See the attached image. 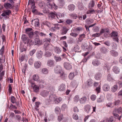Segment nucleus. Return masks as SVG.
Returning <instances> with one entry per match:
<instances>
[{"mask_svg": "<svg viewBox=\"0 0 122 122\" xmlns=\"http://www.w3.org/2000/svg\"><path fill=\"white\" fill-rule=\"evenodd\" d=\"M30 45H37L39 46L42 44V41L39 38H36L35 39L33 42H30Z\"/></svg>", "mask_w": 122, "mask_h": 122, "instance_id": "nucleus-1", "label": "nucleus"}, {"mask_svg": "<svg viewBox=\"0 0 122 122\" xmlns=\"http://www.w3.org/2000/svg\"><path fill=\"white\" fill-rule=\"evenodd\" d=\"M111 36L113 37V39L114 41L118 42V33L116 31H113L111 34Z\"/></svg>", "mask_w": 122, "mask_h": 122, "instance_id": "nucleus-2", "label": "nucleus"}, {"mask_svg": "<svg viewBox=\"0 0 122 122\" xmlns=\"http://www.w3.org/2000/svg\"><path fill=\"white\" fill-rule=\"evenodd\" d=\"M49 94V92L47 90L41 91L40 93V95L42 97H47Z\"/></svg>", "mask_w": 122, "mask_h": 122, "instance_id": "nucleus-3", "label": "nucleus"}, {"mask_svg": "<svg viewBox=\"0 0 122 122\" xmlns=\"http://www.w3.org/2000/svg\"><path fill=\"white\" fill-rule=\"evenodd\" d=\"M91 106L89 105H85L84 107V111L87 113H90L91 111Z\"/></svg>", "mask_w": 122, "mask_h": 122, "instance_id": "nucleus-4", "label": "nucleus"}, {"mask_svg": "<svg viewBox=\"0 0 122 122\" xmlns=\"http://www.w3.org/2000/svg\"><path fill=\"white\" fill-rule=\"evenodd\" d=\"M48 15L49 18L54 19L56 17H57V14L55 12H52L50 13Z\"/></svg>", "mask_w": 122, "mask_h": 122, "instance_id": "nucleus-5", "label": "nucleus"}, {"mask_svg": "<svg viewBox=\"0 0 122 122\" xmlns=\"http://www.w3.org/2000/svg\"><path fill=\"white\" fill-rule=\"evenodd\" d=\"M33 91L36 93L39 92V86H38L36 84H34L33 86H32Z\"/></svg>", "mask_w": 122, "mask_h": 122, "instance_id": "nucleus-6", "label": "nucleus"}, {"mask_svg": "<svg viewBox=\"0 0 122 122\" xmlns=\"http://www.w3.org/2000/svg\"><path fill=\"white\" fill-rule=\"evenodd\" d=\"M4 6L6 9H11L13 8L12 5L11 4L9 3H5Z\"/></svg>", "mask_w": 122, "mask_h": 122, "instance_id": "nucleus-7", "label": "nucleus"}, {"mask_svg": "<svg viewBox=\"0 0 122 122\" xmlns=\"http://www.w3.org/2000/svg\"><path fill=\"white\" fill-rule=\"evenodd\" d=\"M22 38L23 42L25 44H28V43H30V42H31L32 41L31 40L30 41L27 37L24 36L22 37Z\"/></svg>", "mask_w": 122, "mask_h": 122, "instance_id": "nucleus-8", "label": "nucleus"}, {"mask_svg": "<svg viewBox=\"0 0 122 122\" xmlns=\"http://www.w3.org/2000/svg\"><path fill=\"white\" fill-rule=\"evenodd\" d=\"M112 70L113 72L116 74H118L120 72V69L117 66H114L113 67Z\"/></svg>", "mask_w": 122, "mask_h": 122, "instance_id": "nucleus-9", "label": "nucleus"}, {"mask_svg": "<svg viewBox=\"0 0 122 122\" xmlns=\"http://www.w3.org/2000/svg\"><path fill=\"white\" fill-rule=\"evenodd\" d=\"M110 54L114 57L117 56L118 55V53L117 51L113 50H111L110 51Z\"/></svg>", "mask_w": 122, "mask_h": 122, "instance_id": "nucleus-10", "label": "nucleus"}, {"mask_svg": "<svg viewBox=\"0 0 122 122\" xmlns=\"http://www.w3.org/2000/svg\"><path fill=\"white\" fill-rule=\"evenodd\" d=\"M61 68L60 66L57 65L55 68V72L56 73H58L60 72V71L61 70Z\"/></svg>", "mask_w": 122, "mask_h": 122, "instance_id": "nucleus-11", "label": "nucleus"}, {"mask_svg": "<svg viewBox=\"0 0 122 122\" xmlns=\"http://www.w3.org/2000/svg\"><path fill=\"white\" fill-rule=\"evenodd\" d=\"M41 63L40 61L35 62L34 63L35 67L36 69L38 68L41 67Z\"/></svg>", "mask_w": 122, "mask_h": 122, "instance_id": "nucleus-12", "label": "nucleus"}, {"mask_svg": "<svg viewBox=\"0 0 122 122\" xmlns=\"http://www.w3.org/2000/svg\"><path fill=\"white\" fill-rule=\"evenodd\" d=\"M87 101V98L85 97H83L80 99L79 102L81 104L85 103Z\"/></svg>", "mask_w": 122, "mask_h": 122, "instance_id": "nucleus-13", "label": "nucleus"}, {"mask_svg": "<svg viewBox=\"0 0 122 122\" xmlns=\"http://www.w3.org/2000/svg\"><path fill=\"white\" fill-rule=\"evenodd\" d=\"M47 65L50 67H52L54 66V62L53 61L49 60L48 61L47 63Z\"/></svg>", "mask_w": 122, "mask_h": 122, "instance_id": "nucleus-14", "label": "nucleus"}, {"mask_svg": "<svg viewBox=\"0 0 122 122\" xmlns=\"http://www.w3.org/2000/svg\"><path fill=\"white\" fill-rule=\"evenodd\" d=\"M31 8L32 9V12L33 13L36 14H37V11L36 9V7L35 6V4H34L33 5L31 6Z\"/></svg>", "mask_w": 122, "mask_h": 122, "instance_id": "nucleus-15", "label": "nucleus"}, {"mask_svg": "<svg viewBox=\"0 0 122 122\" xmlns=\"http://www.w3.org/2000/svg\"><path fill=\"white\" fill-rule=\"evenodd\" d=\"M118 89L117 85L116 84L114 85L111 88V90L112 92H114L117 91Z\"/></svg>", "mask_w": 122, "mask_h": 122, "instance_id": "nucleus-16", "label": "nucleus"}, {"mask_svg": "<svg viewBox=\"0 0 122 122\" xmlns=\"http://www.w3.org/2000/svg\"><path fill=\"white\" fill-rule=\"evenodd\" d=\"M64 67L67 70H69L72 68L71 65L69 63H65L64 64Z\"/></svg>", "mask_w": 122, "mask_h": 122, "instance_id": "nucleus-17", "label": "nucleus"}, {"mask_svg": "<svg viewBox=\"0 0 122 122\" xmlns=\"http://www.w3.org/2000/svg\"><path fill=\"white\" fill-rule=\"evenodd\" d=\"M75 8V6L73 4L69 5L68 6V9L70 11H73Z\"/></svg>", "mask_w": 122, "mask_h": 122, "instance_id": "nucleus-18", "label": "nucleus"}, {"mask_svg": "<svg viewBox=\"0 0 122 122\" xmlns=\"http://www.w3.org/2000/svg\"><path fill=\"white\" fill-rule=\"evenodd\" d=\"M110 88L109 86L107 84H104L103 86V90L105 91H108Z\"/></svg>", "mask_w": 122, "mask_h": 122, "instance_id": "nucleus-19", "label": "nucleus"}, {"mask_svg": "<svg viewBox=\"0 0 122 122\" xmlns=\"http://www.w3.org/2000/svg\"><path fill=\"white\" fill-rule=\"evenodd\" d=\"M68 29L66 27H63L61 30V33L62 35L66 34L67 32Z\"/></svg>", "mask_w": 122, "mask_h": 122, "instance_id": "nucleus-20", "label": "nucleus"}, {"mask_svg": "<svg viewBox=\"0 0 122 122\" xmlns=\"http://www.w3.org/2000/svg\"><path fill=\"white\" fill-rule=\"evenodd\" d=\"M43 55V53L41 51H38L36 54V56L38 59H41L42 58Z\"/></svg>", "mask_w": 122, "mask_h": 122, "instance_id": "nucleus-21", "label": "nucleus"}, {"mask_svg": "<svg viewBox=\"0 0 122 122\" xmlns=\"http://www.w3.org/2000/svg\"><path fill=\"white\" fill-rule=\"evenodd\" d=\"M93 84V80L89 79L87 81V85L88 86H92Z\"/></svg>", "mask_w": 122, "mask_h": 122, "instance_id": "nucleus-22", "label": "nucleus"}, {"mask_svg": "<svg viewBox=\"0 0 122 122\" xmlns=\"http://www.w3.org/2000/svg\"><path fill=\"white\" fill-rule=\"evenodd\" d=\"M33 21H34V25L36 26H38L39 25V22L38 19H36L34 20H32L31 21L32 24Z\"/></svg>", "mask_w": 122, "mask_h": 122, "instance_id": "nucleus-23", "label": "nucleus"}, {"mask_svg": "<svg viewBox=\"0 0 122 122\" xmlns=\"http://www.w3.org/2000/svg\"><path fill=\"white\" fill-rule=\"evenodd\" d=\"M65 89V85L62 84H61L59 87V90L60 91H62Z\"/></svg>", "mask_w": 122, "mask_h": 122, "instance_id": "nucleus-24", "label": "nucleus"}, {"mask_svg": "<svg viewBox=\"0 0 122 122\" xmlns=\"http://www.w3.org/2000/svg\"><path fill=\"white\" fill-rule=\"evenodd\" d=\"M79 97L78 95H76L73 99V102L75 103H77L78 101H79Z\"/></svg>", "mask_w": 122, "mask_h": 122, "instance_id": "nucleus-25", "label": "nucleus"}, {"mask_svg": "<svg viewBox=\"0 0 122 122\" xmlns=\"http://www.w3.org/2000/svg\"><path fill=\"white\" fill-rule=\"evenodd\" d=\"M39 76H38V75L36 74H35L33 75V79L36 81H39Z\"/></svg>", "mask_w": 122, "mask_h": 122, "instance_id": "nucleus-26", "label": "nucleus"}, {"mask_svg": "<svg viewBox=\"0 0 122 122\" xmlns=\"http://www.w3.org/2000/svg\"><path fill=\"white\" fill-rule=\"evenodd\" d=\"M62 98L61 97L57 98V97L54 101L56 104H57L60 103L62 100Z\"/></svg>", "mask_w": 122, "mask_h": 122, "instance_id": "nucleus-27", "label": "nucleus"}, {"mask_svg": "<svg viewBox=\"0 0 122 122\" xmlns=\"http://www.w3.org/2000/svg\"><path fill=\"white\" fill-rule=\"evenodd\" d=\"M92 63L94 66H97L100 64V62L98 60H96L93 61Z\"/></svg>", "mask_w": 122, "mask_h": 122, "instance_id": "nucleus-28", "label": "nucleus"}, {"mask_svg": "<svg viewBox=\"0 0 122 122\" xmlns=\"http://www.w3.org/2000/svg\"><path fill=\"white\" fill-rule=\"evenodd\" d=\"M102 77V75L101 74L97 73L95 76V79L97 80H99Z\"/></svg>", "mask_w": 122, "mask_h": 122, "instance_id": "nucleus-29", "label": "nucleus"}, {"mask_svg": "<svg viewBox=\"0 0 122 122\" xmlns=\"http://www.w3.org/2000/svg\"><path fill=\"white\" fill-rule=\"evenodd\" d=\"M56 97L55 95L51 94L50 96L49 99L50 101H54Z\"/></svg>", "mask_w": 122, "mask_h": 122, "instance_id": "nucleus-30", "label": "nucleus"}, {"mask_svg": "<svg viewBox=\"0 0 122 122\" xmlns=\"http://www.w3.org/2000/svg\"><path fill=\"white\" fill-rule=\"evenodd\" d=\"M104 68L105 69L107 70V71H108L110 69V66L108 63H106L104 65Z\"/></svg>", "mask_w": 122, "mask_h": 122, "instance_id": "nucleus-31", "label": "nucleus"}, {"mask_svg": "<svg viewBox=\"0 0 122 122\" xmlns=\"http://www.w3.org/2000/svg\"><path fill=\"white\" fill-rule=\"evenodd\" d=\"M85 35L84 34L80 35L78 41V42H80L81 41L83 40V38L85 37Z\"/></svg>", "mask_w": 122, "mask_h": 122, "instance_id": "nucleus-32", "label": "nucleus"}, {"mask_svg": "<svg viewBox=\"0 0 122 122\" xmlns=\"http://www.w3.org/2000/svg\"><path fill=\"white\" fill-rule=\"evenodd\" d=\"M94 20L91 19H87L86 20V23L87 24L89 25L93 22Z\"/></svg>", "mask_w": 122, "mask_h": 122, "instance_id": "nucleus-33", "label": "nucleus"}, {"mask_svg": "<svg viewBox=\"0 0 122 122\" xmlns=\"http://www.w3.org/2000/svg\"><path fill=\"white\" fill-rule=\"evenodd\" d=\"M111 46L112 49H116L117 48V45L116 43L113 42L112 43Z\"/></svg>", "mask_w": 122, "mask_h": 122, "instance_id": "nucleus-34", "label": "nucleus"}, {"mask_svg": "<svg viewBox=\"0 0 122 122\" xmlns=\"http://www.w3.org/2000/svg\"><path fill=\"white\" fill-rule=\"evenodd\" d=\"M78 8L80 10H82L84 8V6L82 3H79L78 5Z\"/></svg>", "mask_w": 122, "mask_h": 122, "instance_id": "nucleus-35", "label": "nucleus"}, {"mask_svg": "<svg viewBox=\"0 0 122 122\" xmlns=\"http://www.w3.org/2000/svg\"><path fill=\"white\" fill-rule=\"evenodd\" d=\"M43 25L47 26L49 28L51 26V23L48 21H45L43 22Z\"/></svg>", "mask_w": 122, "mask_h": 122, "instance_id": "nucleus-36", "label": "nucleus"}, {"mask_svg": "<svg viewBox=\"0 0 122 122\" xmlns=\"http://www.w3.org/2000/svg\"><path fill=\"white\" fill-rule=\"evenodd\" d=\"M32 28H27L25 30V33L28 34L30 33V32H32Z\"/></svg>", "mask_w": 122, "mask_h": 122, "instance_id": "nucleus-37", "label": "nucleus"}, {"mask_svg": "<svg viewBox=\"0 0 122 122\" xmlns=\"http://www.w3.org/2000/svg\"><path fill=\"white\" fill-rule=\"evenodd\" d=\"M55 111L56 113L57 114H59L60 112L61 109L59 107H56Z\"/></svg>", "mask_w": 122, "mask_h": 122, "instance_id": "nucleus-38", "label": "nucleus"}, {"mask_svg": "<svg viewBox=\"0 0 122 122\" xmlns=\"http://www.w3.org/2000/svg\"><path fill=\"white\" fill-rule=\"evenodd\" d=\"M54 50L55 52L58 54L60 53L61 51V50L58 47H56L55 48Z\"/></svg>", "mask_w": 122, "mask_h": 122, "instance_id": "nucleus-39", "label": "nucleus"}, {"mask_svg": "<svg viewBox=\"0 0 122 122\" xmlns=\"http://www.w3.org/2000/svg\"><path fill=\"white\" fill-rule=\"evenodd\" d=\"M83 28L81 27H77L75 28V30L77 32H79L83 30Z\"/></svg>", "mask_w": 122, "mask_h": 122, "instance_id": "nucleus-40", "label": "nucleus"}, {"mask_svg": "<svg viewBox=\"0 0 122 122\" xmlns=\"http://www.w3.org/2000/svg\"><path fill=\"white\" fill-rule=\"evenodd\" d=\"M60 27V25L59 24H57V25L56 26L52 27L51 30H52L53 31H55L56 29H59Z\"/></svg>", "mask_w": 122, "mask_h": 122, "instance_id": "nucleus-41", "label": "nucleus"}, {"mask_svg": "<svg viewBox=\"0 0 122 122\" xmlns=\"http://www.w3.org/2000/svg\"><path fill=\"white\" fill-rule=\"evenodd\" d=\"M64 16V14L63 13H58L57 14V18L58 19H59V18H63Z\"/></svg>", "mask_w": 122, "mask_h": 122, "instance_id": "nucleus-42", "label": "nucleus"}, {"mask_svg": "<svg viewBox=\"0 0 122 122\" xmlns=\"http://www.w3.org/2000/svg\"><path fill=\"white\" fill-rule=\"evenodd\" d=\"M107 80L109 81H110L113 80L112 76L110 74H109L107 75Z\"/></svg>", "mask_w": 122, "mask_h": 122, "instance_id": "nucleus-43", "label": "nucleus"}, {"mask_svg": "<svg viewBox=\"0 0 122 122\" xmlns=\"http://www.w3.org/2000/svg\"><path fill=\"white\" fill-rule=\"evenodd\" d=\"M74 76V73L71 72L69 75V78L70 79H72Z\"/></svg>", "mask_w": 122, "mask_h": 122, "instance_id": "nucleus-44", "label": "nucleus"}, {"mask_svg": "<svg viewBox=\"0 0 122 122\" xmlns=\"http://www.w3.org/2000/svg\"><path fill=\"white\" fill-rule=\"evenodd\" d=\"M105 32L108 33L109 32V30H107V29H102L100 30V33L101 35L102 34Z\"/></svg>", "mask_w": 122, "mask_h": 122, "instance_id": "nucleus-45", "label": "nucleus"}, {"mask_svg": "<svg viewBox=\"0 0 122 122\" xmlns=\"http://www.w3.org/2000/svg\"><path fill=\"white\" fill-rule=\"evenodd\" d=\"M54 59L56 62L60 61L61 60V58L60 57L58 56H54Z\"/></svg>", "mask_w": 122, "mask_h": 122, "instance_id": "nucleus-46", "label": "nucleus"}, {"mask_svg": "<svg viewBox=\"0 0 122 122\" xmlns=\"http://www.w3.org/2000/svg\"><path fill=\"white\" fill-rule=\"evenodd\" d=\"M114 111L116 112H118L119 114L121 113L122 112V108L120 107L117 109L115 110Z\"/></svg>", "mask_w": 122, "mask_h": 122, "instance_id": "nucleus-47", "label": "nucleus"}, {"mask_svg": "<svg viewBox=\"0 0 122 122\" xmlns=\"http://www.w3.org/2000/svg\"><path fill=\"white\" fill-rule=\"evenodd\" d=\"M4 12L5 13L6 15H9L11 13V11L10 10H7L4 11Z\"/></svg>", "mask_w": 122, "mask_h": 122, "instance_id": "nucleus-48", "label": "nucleus"}, {"mask_svg": "<svg viewBox=\"0 0 122 122\" xmlns=\"http://www.w3.org/2000/svg\"><path fill=\"white\" fill-rule=\"evenodd\" d=\"M42 72L44 74H46L48 73V71L46 68H43L42 70Z\"/></svg>", "mask_w": 122, "mask_h": 122, "instance_id": "nucleus-49", "label": "nucleus"}, {"mask_svg": "<svg viewBox=\"0 0 122 122\" xmlns=\"http://www.w3.org/2000/svg\"><path fill=\"white\" fill-rule=\"evenodd\" d=\"M28 35L29 37L30 38H33L34 37V33L32 32H30Z\"/></svg>", "mask_w": 122, "mask_h": 122, "instance_id": "nucleus-50", "label": "nucleus"}, {"mask_svg": "<svg viewBox=\"0 0 122 122\" xmlns=\"http://www.w3.org/2000/svg\"><path fill=\"white\" fill-rule=\"evenodd\" d=\"M72 117L73 119L75 120H77L78 119V117L76 113L73 114Z\"/></svg>", "mask_w": 122, "mask_h": 122, "instance_id": "nucleus-51", "label": "nucleus"}, {"mask_svg": "<svg viewBox=\"0 0 122 122\" xmlns=\"http://www.w3.org/2000/svg\"><path fill=\"white\" fill-rule=\"evenodd\" d=\"M39 5L41 8H43L45 7V4L43 2H41L39 4Z\"/></svg>", "mask_w": 122, "mask_h": 122, "instance_id": "nucleus-52", "label": "nucleus"}, {"mask_svg": "<svg viewBox=\"0 0 122 122\" xmlns=\"http://www.w3.org/2000/svg\"><path fill=\"white\" fill-rule=\"evenodd\" d=\"M95 11L94 10H88L86 13L87 14H92L95 13Z\"/></svg>", "mask_w": 122, "mask_h": 122, "instance_id": "nucleus-53", "label": "nucleus"}, {"mask_svg": "<svg viewBox=\"0 0 122 122\" xmlns=\"http://www.w3.org/2000/svg\"><path fill=\"white\" fill-rule=\"evenodd\" d=\"M10 98L11 102L12 103H15V102H16V100L14 96H11Z\"/></svg>", "mask_w": 122, "mask_h": 122, "instance_id": "nucleus-54", "label": "nucleus"}, {"mask_svg": "<svg viewBox=\"0 0 122 122\" xmlns=\"http://www.w3.org/2000/svg\"><path fill=\"white\" fill-rule=\"evenodd\" d=\"M36 51L35 49H33L30 51V55L31 56H32L35 53Z\"/></svg>", "mask_w": 122, "mask_h": 122, "instance_id": "nucleus-55", "label": "nucleus"}, {"mask_svg": "<svg viewBox=\"0 0 122 122\" xmlns=\"http://www.w3.org/2000/svg\"><path fill=\"white\" fill-rule=\"evenodd\" d=\"M70 35L73 37H76L78 36V34L76 33L72 32L70 34Z\"/></svg>", "mask_w": 122, "mask_h": 122, "instance_id": "nucleus-56", "label": "nucleus"}, {"mask_svg": "<svg viewBox=\"0 0 122 122\" xmlns=\"http://www.w3.org/2000/svg\"><path fill=\"white\" fill-rule=\"evenodd\" d=\"M104 99L102 97H100L97 99V102H101L103 101Z\"/></svg>", "mask_w": 122, "mask_h": 122, "instance_id": "nucleus-57", "label": "nucleus"}, {"mask_svg": "<svg viewBox=\"0 0 122 122\" xmlns=\"http://www.w3.org/2000/svg\"><path fill=\"white\" fill-rule=\"evenodd\" d=\"M94 2L93 1L91 2L89 4V7H93L94 5Z\"/></svg>", "mask_w": 122, "mask_h": 122, "instance_id": "nucleus-58", "label": "nucleus"}, {"mask_svg": "<svg viewBox=\"0 0 122 122\" xmlns=\"http://www.w3.org/2000/svg\"><path fill=\"white\" fill-rule=\"evenodd\" d=\"M107 120L108 122H114V118L112 116L110 117Z\"/></svg>", "mask_w": 122, "mask_h": 122, "instance_id": "nucleus-59", "label": "nucleus"}, {"mask_svg": "<svg viewBox=\"0 0 122 122\" xmlns=\"http://www.w3.org/2000/svg\"><path fill=\"white\" fill-rule=\"evenodd\" d=\"M116 112H115V111H114L113 112V114L114 116L115 117V118H118V117L119 115L117 113H116Z\"/></svg>", "mask_w": 122, "mask_h": 122, "instance_id": "nucleus-60", "label": "nucleus"}, {"mask_svg": "<svg viewBox=\"0 0 122 122\" xmlns=\"http://www.w3.org/2000/svg\"><path fill=\"white\" fill-rule=\"evenodd\" d=\"M96 96L95 95H92L91 97V99L93 101L95 100L96 99Z\"/></svg>", "mask_w": 122, "mask_h": 122, "instance_id": "nucleus-61", "label": "nucleus"}, {"mask_svg": "<svg viewBox=\"0 0 122 122\" xmlns=\"http://www.w3.org/2000/svg\"><path fill=\"white\" fill-rule=\"evenodd\" d=\"M93 30L95 32H98L99 31L98 27L97 26H96L93 28Z\"/></svg>", "mask_w": 122, "mask_h": 122, "instance_id": "nucleus-62", "label": "nucleus"}, {"mask_svg": "<svg viewBox=\"0 0 122 122\" xmlns=\"http://www.w3.org/2000/svg\"><path fill=\"white\" fill-rule=\"evenodd\" d=\"M71 16L74 19H76L77 17V15L75 14H73L71 15Z\"/></svg>", "mask_w": 122, "mask_h": 122, "instance_id": "nucleus-63", "label": "nucleus"}, {"mask_svg": "<svg viewBox=\"0 0 122 122\" xmlns=\"http://www.w3.org/2000/svg\"><path fill=\"white\" fill-rule=\"evenodd\" d=\"M12 91V86L10 84H9L8 86V91L10 93H11Z\"/></svg>", "mask_w": 122, "mask_h": 122, "instance_id": "nucleus-64", "label": "nucleus"}]
</instances>
